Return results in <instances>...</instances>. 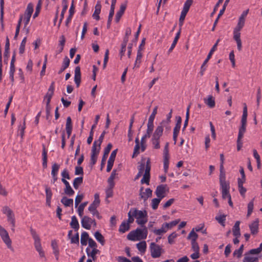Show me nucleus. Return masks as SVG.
<instances>
[{
	"instance_id": "obj_15",
	"label": "nucleus",
	"mask_w": 262,
	"mask_h": 262,
	"mask_svg": "<svg viewBox=\"0 0 262 262\" xmlns=\"http://www.w3.org/2000/svg\"><path fill=\"white\" fill-rule=\"evenodd\" d=\"M61 181L64 183V184L66 186V188L64 190V193L70 196H72L74 194V191L71 187L68 181H67L66 179L63 178L61 179Z\"/></svg>"
},
{
	"instance_id": "obj_13",
	"label": "nucleus",
	"mask_w": 262,
	"mask_h": 262,
	"mask_svg": "<svg viewBox=\"0 0 262 262\" xmlns=\"http://www.w3.org/2000/svg\"><path fill=\"white\" fill-rule=\"evenodd\" d=\"M133 215L135 216L137 220L147 218V212L146 210H138L136 208L133 209Z\"/></svg>"
},
{
	"instance_id": "obj_61",
	"label": "nucleus",
	"mask_w": 262,
	"mask_h": 262,
	"mask_svg": "<svg viewBox=\"0 0 262 262\" xmlns=\"http://www.w3.org/2000/svg\"><path fill=\"white\" fill-rule=\"evenodd\" d=\"M193 3V0H186L185 2L183 9L189 11L190 6Z\"/></svg>"
},
{
	"instance_id": "obj_49",
	"label": "nucleus",
	"mask_w": 262,
	"mask_h": 262,
	"mask_svg": "<svg viewBox=\"0 0 262 262\" xmlns=\"http://www.w3.org/2000/svg\"><path fill=\"white\" fill-rule=\"evenodd\" d=\"M219 181H226V173L224 170V168L222 166H220V176Z\"/></svg>"
},
{
	"instance_id": "obj_1",
	"label": "nucleus",
	"mask_w": 262,
	"mask_h": 262,
	"mask_svg": "<svg viewBox=\"0 0 262 262\" xmlns=\"http://www.w3.org/2000/svg\"><path fill=\"white\" fill-rule=\"evenodd\" d=\"M31 234L34 240V247L36 250L38 252L40 257H45L44 251L42 250L40 238L39 235L37 234L36 231L32 227L30 229Z\"/></svg>"
},
{
	"instance_id": "obj_53",
	"label": "nucleus",
	"mask_w": 262,
	"mask_h": 262,
	"mask_svg": "<svg viewBox=\"0 0 262 262\" xmlns=\"http://www.w3.org/2000/svg\"><path fill=\"white\" fill-rule=\"evenodd\" d=\"M26 41H27V37H25L24 38V39L21 41V42L20 47H19V52L20 54H23L24 52Z\"/></svg>"
},
{
	"instance_id": "obj_9",
	"label": "nucleus",
	"mask_w": 262,
	"mask_h": 262,
	"mask_svg": "<svg viewBox=\"0 0 262 262\" xmlns=\"http://www.w3.org/2000/svg\"><path fill=\"white\" fill-rule=\"evenodd\" d=\"M254 254H258L251 252V250H250L247 252H246L244 254V257L243 259V262H259L258 257L252 255Z\"/></svg>"
},
{
	"instance_id": "obj_3",
	"label": "nucleus",
	"mask_w": 262,
	"mask_h": 262,
	"mask_svg": "<svg viewBox=\"0 0 262 262\" xmlns=\"http://www.w3.org/2000/svg\"><path fill=\"white\" fill-rule=\"evenodd\" d=\"M55 89V82H52L48 90V92L44 97V102L46 103V112L47 115H49L50 113V102L51 99L53 95Z\"/></svg>"
},
{
	"instance_id": "obj_14",
	"label": "nucleus",
	"mask_w": 262,
	"mask_h": 262,
	"mask_svg": "<svg viewBox=\"0 0 262 262\" xmlns=\"http://www.w3.org/2000/svg\"><path fill=\"white\" fill-rule=\"evenodd\" d=\"M166 187V185H160L157 187L155 193L158 198L162 199L164 198V194L165 192Z\"/></svg>"
},
{
	"instance_id": "obj_7",
	"label": "nucleus",
	"mask_w": 262,
	"mask_h": 262,
	"mask_svg": "<svg viewBox=\"0 0 262 262\" xmlns=\"http://www.w3.org/2000/svg\"><path fill=\"white\" fill-rule=\"evenodd\" d=\"M150 250L151 256L154 258L159 257L163 251L159 245L155 243L150 244Z\"/></svg>"
},
{
	"instance_id": "obj_28",
	"label": "nucleus",
	"mask_w": 262,
	"mask_h": 262,
	"mask_svg": "<svg viewBox=\"0 0 262 262\" xmlns=\"http://www.w3.org/2000/svg\"><path fill=\"white\" fill-rule=\"evenodd\" d=\"M69 12V15L65 22L66 26L67 27L69 26V24L71 22L72 17H73L74 13V7L73 4H72V5L71 6V7L70 8Z\"/></svg>"
},
{
	"instance_id": "obj_4",
	"label": "nucleus",
	"mask_w": 262,
	"mask_h": 262,
	"mask_svg": "<svg viewBox=\"0 0 262 262\" xmlns=\"http://www.w3.org/2000/svg\"><path fill=\"white\" fill-rule=\"evenodd\" d=\"M2 212L4 214H6L7 216V220L10 222L12 228L11 230L14 232L15 231V217L13 211L7 206L3 207Z\"/></svg>"
},
{
	"instance_id": "obj_5",
	"label": "nucleus",
	"mask_w": 262,
	"mask_h": 262,
	"mask_svg": "<svg viewBox=\"0 0 262 262\" xmlns=\"http://www.w3.org/2000/svg\"><path fill=\"white\" fill-rule=\"evenodd\" d=\"M100 148H99V147H97V141H95L93 144L91 154L90 164L91 165V167H93V165H94L96 164L97 160L98 155L100 152Z\"/></svg>"
},
{
	"instance_id": "obj_8",
	"label": "nucleus",
	"mask_w": 262,
	"mask_h": 262,
	"mask_svg": "<svg viewBox=\"0 0 262 262\" xmlns=\"http://www.w3.org/2000/svg\"><path fill=\"white\" fill-rule=\"evenodd\" d=\"M33 12V5L31 3H29L27 7L24 14V21L25 26H26L30 21V18Z\"/></svg>"
},
{
	"instance_id": "obj_27",
	"label": "nucleus",
	"mask_w": 262,
	"mask_h": 262,
	"mask_svg": "<svg viewBox=\"0 0 262 262\" xmlns=\"http://www.w3.org/2000/svg\"><path fill=\"white\" fill-rule=\"evenodd\" d=\"M71 228L74 229L75 231H77L79 228V224L76 217L74 215L71 218V222L70 224Z\"/></svg>"
},
{
	"instance_id": "obj_56",
	"label": "nucleus",
	"mask_w": 262,
	"mask_h": 262,
	"mask_svg": "<svg viewBox=\"0 0 262 262\" xmlns=\"http://www.w3.org/2000/svg\"><path fill=\"white\" fill-rule=\"evenodd\" d=\"M51 246L52 247V249L53 250V253L54 255H57L58 252H59V250L58 248V245L55 241H52L51 242Z\"/></svg>"
},
{
	"instance_id": "obj_32",
	"label": "nucleus",
	"mask_w": 262,
	"mask_h": 262,
	"mask_svg": "<svg viewBox=\"0 0 262 262\" xmlns=\"http://www.w3.org/2000/svg\"><path fill=\"white\" fill-rule=\"evenodd\" d=\"M70 60L69 58L66 56L62 62V67L60 69V70L59 71L58 73L60 74L62 72H63L67 68H68L70 65Z\"/></svg>"
},
{
	"instance_id": "obj_34",
	"label": "nucleus",
	"mask_w": 262,
	"mask_h": 262,
	"mask_svg": "<svg viewBox=\"0 0 262 262\" xmlns=\"http://www.w3.org/2000/svg\"><path fill=\"white\" fill-rule=\"evenodd\" d=\"M42 166L44 168L47 167V151L46 150L45 145H42Z\"/></svg>"
},
{
	"instance_id": "obj_44",
	"label": "nucleus",
	"mask_w": 262,
	"mask_h": 262,
	"mask_svg": "<svg viewBox=\"0 0 262 262\" xmlns=\"http://www.w3.org/2000/svg\"><path fill=\"white\" fill-rule=\"evenodd\" d=\"M244 245H242L239 248V249H236L234 251L233 253V256H236L238 258L241 257L244 251Z\"/></svg>"
},
{
	"instance_id": "obj_47",
	"label": "nucleus",
	"mask_w": 262,
	"mask_h": 262,
	"mask_svg": "<svg viewBox=\"0 0 262 262\" xmlns=\"http://www.w3.org/2000/svg\"><path fill=\"white\" fill-rule=\"evenodd\" d=\"M128 240L135 241L137 240V236L135 230L130 231L127 235Z\"/></svg>"
},
{
	"instance_id": "obj_62",
	"label": "nucleus",
	"mask_w": 262,
	"mask_h": 262,
	"mask_svg": "<svg viewBox=\"0 0 262 262\" xmlns=\"http://www.w3.org/2000/svg\"><path fill=\"white\" fill-rule=\"evenodd\" d=\"M168 146H169V143L168 142H167L165 145L164 151H163L164 159H169Z\"/></svg>"
},
{
	"instance_id": "obj_54",
	"label": "nucleus",
	"mask_w": 262,
	"mask_h": 262,
	"mask_svg": "<svg viewBox=\"0 0 262 262\" xmlns=\"http://www.w3.org/2000/svg\"><path fill=\"white\" fill-rule=\"evenodd\" d=\"M84 197L83 194L77 195L75 199V207H77L79 203L82 201Z\"/></svg>"
},
{
	"instance_id": "obj_40",
	"label": "nucleus",
	"mask_w": 262,
	"mask_h": 262,
	"mask_svg": "<svg viewBox=\"0 0 262 262\" xmlns=\"http://www.w3.org/2000/svg\"><path fill=\"white\" fill-rule=\"evenodd\" d=\"M194 229L193 228L190 232L189 233L187 239H191V242H196V239L198 238V235L194 232Z\"/></svg>"
},
{
	"instance_id": "obj_19",
	"label": "nucleus",
	"mask_w": 262,
	"mask_h": 262,
	"mask_svg": "<svg viewBox=\"0 0 262 262\" xmlns=\"http://www.w3.org/2000/svg\"><path fill=\"white\" fill-rule=\"evenodd\" d=\"M258 223L259 220L256 219L251 224L249 225V228L252 234L255 235L258 232Z\"/></svg>"
},
{
	"instance_id": "obj_43",
	"label": "nucleus",
	"mask_w": 262,
	"mask_h": 262,
	"mask_svg": "<svg viewBox=\"0 0 262 262\" xmlns=\"http://www.w3.org/2000/svg\"><path fill=\"white\" fill-rule=\"evenodd\" d=\"M222 191L230 190V183L229 181H224L220 182Z\"/></svg>"
},
{
	"instance_id": "obj_63",
	"label": "nucleus",
	"mask_w": 262,
	"mask_h": 262,
	"mask_svg": "<svg viewBox=\"0 0 262 262\" xmlns=\"http://www.w3.org/2000/svg\"><path fill=\"white\" fill-rule=\"evenodd\" d=\"M177 236V234L174 232L168 236V242L169 244H172L174 243V239Z\"/></svg>"
},
{
	"instance_id": "obj_26",
	"label": "nucleus",
	"mask_w": 262,
	"mask_h": 262,
	"mask_svg": "<svg viewBox=\"0 0 262 262\" xmlns=\"http://www.w3.org/2000/svg\"><path fill=\"white\" fill-rule=\"evenodd\" d=\"M142 58V53L140 49H138L137 54L136 61L134 63V69L139 68L140 67V63L141 62V59Z\"/></svg>"
},
{
	"instance_id": "obj_45",
	"label": "nucleus",
	"mask_w": 262,
	"mask_h": 262,
	"mask_svg": "<svg viewBox=\"0 0 262 262\" xmlns=\"http://www.w3.org/2000/svg\"><path fill=\"white\" fill-rule=\"evenodd\" d=\"M161 200L162 199L158 198H154L151 200V207L154 210H156L158 208Z\"/></svg>"
},
{
	"instance_id": "obj_51",
	"label": "nucleus",
	"mask_w": 262,
	"mask_h": 262,
	"mask_svg": "<svg viewBox=\"0 0 262 262\" xmlns=\"http://www.w3.org/2000/svg\"><path fill=\"white\" fill-rule=\"evenodd\" d=\"M88 210L94 215L96 216L98 219H101L102 216L100 215L99 212L97 210V208H88Z\"/></svg>"
},
{
	"instance_id": "obj_33",
	"label": "nucleus",
	"mask_w": 262,
	"mask_h": 262,
	"mask_svg": "<svg viewBox=\"0 0 262 262\" xmlns=\"http://www.w3.org/2000/svg\"><path fill=\"white\" fill-rule=\"evenodd\" d=\"M90 249L89 248L86 249V252L89 256H91L93 260H95L97 259L96 254L99 253V250L96 248H93L91 252H89Z\"/></svg>"
},
{
	"instance_id": "obj_16",
	"label": "nucleus",
	"mask_w": 262,
	"mask_h": 262,
	"mask_svg": "<svg viewBox=\"0 0 262 262\" xmlns=\"http://www.w3.org/2000/svg\"><path fill=\"white\" fill-rule=\"evenodd\" d=\"M126 8V5L125 4H122L120 5L119 10L117 12L115 16V21L118 23L122 15H123Z\"/></svg>"
},
{
	"instance_id": "obj_48",
	"label": "nucleus",
	"mask_w": 262,
	"mask_h": 262,
	"mask_svg": "<svg viewBox=\"0 0 262 262\" xmlns=\"http://www.w3.org/2000/svg\"><path fill=\"white\" fill-rule=\"evenodd\" d=\"M226 215L225 214H223L220 216H216L215 217V220L223 227L225 226V222L226 221Z\"/></svg>"
},
{
	"instance_id": "obj_41",
	"label": "nucleus",
	"mask_w": 262,
	"mask_h": 262,
	"mask_svg": "<svg viewBox=\"0 0 262 262\" xmlns=\"http://www.w3.org/2000/svg\"><path fill=\"white\" fill-rule=\"evenodd\" d=\"M163 129L161 126H159L157 127L152 137L159 139L160 137L162 136L163 133Z\"/></svg>"
},
{
	"instance_id": "obj_57",
	"label": "nucleus",
	"mask_w": 262,
	"mask_h": 262,
	"mask_svg": "<svg viewBox=\"0 0 262 262\" xmlns=\"http://www.w3.org/2000/svg\"><path fill=\"white\" fill-rule=\"evenodd\" d=\"M25 120H26V118H24L23 124V125H20V126L19 127V129H18V131L19 132V135H20V136L21 138H23V136H24V131H25V129L26 128Z\"/></svg>"
},
{
	"instance_id": "obj_38",
	"label": "nucleus",
	"mask_w": 262,
	"mask_h": 262,
	"mask_svg": "<svg viewBox=\"0 0 262 262\" xmlns=\"http://www.w3.org/2000/svg\"><path fill=\"white\" fill-rule=\"evenodd\" d=\"M130 226L128 223H126L125 221H123L120 226L119 231L121 233H125L129 229Z\"/></svg>"
},
{
	"instance_id": "obj_35",
	"label": "nucleus",
	"mask_w": 262,
	"mask_h": 262,
	"mask_svg": "<svg viewBox=\"0 0 262 262\" xmlns=\"http://www.w3.org/2000/svg\"><path fill=\"white\" fill-rule=\"evenodd\" d=\"M61 203H62L65 207L72 206L73 205V200L72 199H68L66 196H63L61 200Z\"/></svg>"
},
{
	"instance_id": "obj_31",
	"label": "nucleus",
	"mask_w": 262,
	"mask_h": 262,
	"mask_svg": "<svg viewBox=\"0 0 262 262\" xmlns=\"http://www.w3.org/2000/svg\"><path fill=\"white\" fill-rule=\"evenodd\" d=\"M180 33H181V30H180L177 33V34L175 36V37L174 38V40L171 45V47H170V48L169 49V50L168 51V53H170V52H171L172 51V50H173V49L174 48V47H176V46L178 42V41L180 38Z\"/></svg>"
},
{
	"instance_id": "obj_42",
	"label": "nucleus",
	"mask_w": 262,
	"mask_h": 262,
	"mask_svg": "<svg viewBox=\"0 0 262 262\" xmlns=\"http://www.w3.org/2000/svg\"><path fill=\"white\" fill-rule=\"evenodd\" d=\"M82 182L83 178L82 177L76 178L73 181V186L74 188L77 189Z\"/></svg>"
},
{
	"instance_id": "obj_24",
	"label": "nucleus",
	"mask_w": 262,
	"mask_h": 262,
	"mask_svg": "<svg viewBox=\"0 0 262 262\" xmlns=\"http://www.w3.org/2000/svg\"><path fill=\"white\" fill-rule=\"evenodd\" d=\"M152 191L149 188H147L145 189V191L143 192V194H141L140 196V199L143 200L144 202L147 200L149 198L151 197Z\"/></svg>"
},
{
	"instance_id": "obj_12",
	"label": "nucleus",
	"mask_w": 262,
	"mask_h": 262,
	"mask_svg": "<svg viewBox=\"0 0 262 262\" xmlns=\"http://www.w3.org/2000/svg\"><path fill=\"white\" fill-rule=\"evenodd\" d=\"M135 231L137 236V240L144 239L147 237L148 231L145 227L143 230L137 228Z\"/></svg>"
},
{
	"instance_id": "obj_2",
	"label": "nucleus",
	"mask_w": 262,
	"mask_h": 262,
	"mask_svg": "<svg viewBox=\"0 0 262 262\" xmlns=\"http://www.w3.org/2000/svg\"><path fill=\"white\" fill-rule=\"evenodd\" d=\"M247 116H242L241 120V126L239 128L238 135L237 140V149L239 151L243 145L241 140L243 138L244 133L246 132Z\"/></svg>"
},
{
	"instance_id": "obj_23",
	"label": "nucleus",
	"mask_w": 262,
	"mask_h": 262,
	"mask_svg": "<svg viewBox=\"0 0 262 262\" xmlns=\"http://www.w3.org/2000/svg\"><path fill=\"white\" fill-rule=\"evenodd\" d=\"M66 129L68 135V137L69 138L71 135L72 130V119L70 117H68L67 119Z\"/></svg>"
},
{
	"instance_id": "obj_30",
	"label": "nucleus",
	"mask_w": 262,
	"mask_h": 262,
	"mask_svg": "<svg viewBox=\"0 0 262 262\" xmlns=\"http://www.w3.org/2000/svg\"><path fill=\"white\" fill-rule=\"evenodd\" d=\"M91 238L89 237V234L86 232H83L81 235V239L80 243L82 246H86L87 245V242L89 241V239Z\"/></svg>"
},
{
	"instance_id": "obj_25",
	"label": "nucleus",
	"mask_w": 262,
	"mask_h": 262,
	"mask_svg": "<svg viewBox=\"0 0 262 262\" xmlns=\"http://www.w3.org/2000/svg\"><path fill=\"white\" fill-rule=\"evenodd\" d=\"M239 224L240 222L236 221L232 229L233 235L237 237H239L241 236Z\"/></svg>"
},
{
	"instance_id": "obj_29",
	"label": "nucleus",
	"mask_w": 262,
	"mask_h": 262,
	"mask_svg": "<svg viewBox=\"0 0 262 262\" xmlns=\"http://www.w3.org/2000/svg\"><path fill=\"white\" fill-rule=\"evenodd\" d=\"M117 173H116V169H114L112 173H111V174L110 176V177L108 178V180H107V182L109 184V186L110 187H111V188H113L114 186H115V183L114 182V180L115 178V176L117 175Z\"/></svg>"
},
{
	"instance_id": "obj_17",
	"label": "nucleus",
	"mask_w": 262,
	"mask_h": 262,
	"mask_svg": "<svg viewBox=\"0 0 262 262\" xmlns=\"http://www.w3.org/2000/svg\"><path fill=\"white\" fill-rule=\"evenodd\" d=\"M101 5L100 1H97L96 5L95 7V11L93 14V17L94 19L98 20L100 19L99 14L101 12Z\"/></svg>"
},
{
	"instance_id": "obj_18",
	"label": "nucleus",
	"mask_w": 262,
	"mask_h": 262,
	"mask_svg": "<svg viewBox=\"0 0 262 262\" xmlns=\"http://www.w3.org/2000/svg\"><path fill=\"white\" fill-rule=\"evenodd\" d=\"M74 81L77 88H78L81 82V72L79 67H76L75 69Z\"/></svg>"
},
{
	"instance_id": "obj_39",
	"label": "nucleus",
	"mask_w": 262,
	"mask_h": 262,
	"mask_svg": "<svg viewBox=\"0 0 262 262\" xmlns=\"http://www.w3.org/2000/svg\"><path fill=\"white\" fill-rule=\"evenodd\" d=\"M138 250L141 253H144L146 251V244L145 241H142L136 245Z\"/></svg>"
},
{
	"instance_id": "obj_20",
	"label": "nucleus",
	"mask_w": 262,
	"mask_h": 262,
	"mask_svg": "<svg viewBox=\"0 0 262 262\" xmlns=\"http://www.w3.org/2000/svg\"><path fill=\"white\" fill-rule=\"evenodd\" d=\"M155 116H150L148 119L147 129V133L148 134V135L147 136H148V138L150 137V134H151L154 129V120L155 119Z\"/></svg>"
},
{
	"instance_id": "obj_50",
	"label": "nucleus",
	"mask_w": 262,
	"mask_h": 262,
	"mask_svg": "<svg viewBox=\"0 0 262 262\" xmlns=\"http://www.w3.org/2000/svg\"><path fill=\"white\" fill-rule=\"evenodd\" d=\"M254 207V199L252 200L248 204V211L247 216H249L253 212Z\"/></svg>"
},
{
	"instance_id": "obj_58",
	"label": "nucleus",
	"mask_w": 262,
	"mask_h": 262,
	"mask_svg": "<svg viewBox=\"0 0 262 262\" xmlns=\"http://www.w3.org/2000/svg\"><path fill=\"white\" fill-rule=\"evenodd\" d=\"M245 20L238 18L237 26L234 28L237 30H241L245 25Z\"/></svg>"
},
{
	"instance_id": "obj_64",
	"label": "nucleus",
	"mask_w": 262,
	"mask_h": 262,
	"mask_svg": "<svg viewBox=\"0 0 262 262\" xmlns=\"http://www.w3.org/2000/svg\"><path fill=\"white\" fill-rule=\"evenodd\" d=\"M59 168V165L57 164V163H54L52 167V171H51V174L52 175H57L58 171Z\"/></svg>"
},
{
	"instance_id": "obj_21",
	"label": "nucleus",
	"mask_w": 262,
	"mask_h": 262,
	"mask_svg": "<svg viewBox=\"0 0 262 262\" xmlns=\"http://www.w3.org/2000/svg\"><path fill=\"white\" fill-rule=\"evenodd\" d=\"M45 191L46 196V205L50 207L51 203V199L52 196V192L50 187L47 186H45Z\"/></svg>"
},
{
	"instance_id": "obj_52",
	"label": "nucleus",
	"mask_w": 262,
	"mask_h": 262,
	"mask_svg": "<svg viewBox=\"0 0 262 262\" xmlns=\"http://www.w3.org/2000/svg\"><path fill=\"white\" fill-rule=\"evenodd\" d=\"M67 8H68V5H65L63 7V8H62V11H61V14H60V20H59V23H58V28H59V27L60 26L61 23V22H62V19H63V18H64V13H66V12L67 11Z\"/></svg>"
},
{
	"instance_id": "obj_59",
	"label": "nucleus",
	"mask_w": 262,
	"mask_h": 262,
	"mask_svg": "<svg viewBox=\"0 0 262 262\" xmlns=\"http://www.w3.org/2000/svg\"><path fill=\"white\" fill-rule=\"evenodd\" d=\"M70 239H71V244H79V233L78 232H77L74 236H72L70 238Z\"/></svg>"
},
{
	"instance_id": "obj_46",
	"label": "nucleus",
	"mask_w": 262,
	"mask_h": 262,
	"mask_svg": "<svg viewBox=\"0 0 262 262\" xmlns=\"http://www.w3.org/2000/svg\"><path fill=\"white\" fill-rule=\"evenodd\" d=\"M88 202H84L81 203L78 208V213L80 217H82L83 213V210L85 207L87 205Z\"/></svg>"
},
{
	"instance_id": "obj_37",
	"label": "nucleus",
	"mask_w": 262,
	"mask_h": 262,
	"mask_svg": "<svg viewBox=\"0 0 262 262\" xmlns=\"http://www.w3.org/2000/svg\"><path fill=\"white\" fill-rule=\"evenodd\" d=\"M95 237L98 242H99L101 245L103 246L105 244V239L101 233L97 231L94 234Z\"/></svg>"
},
{
	"instance_id": "obj_22",
	"label": "nucleus",
	"mask_w": 262,
	"mask_h": 262,
	"mask_svg": "<svg viewBox=\"0 0 262 262\" xmlns=\"http://www.w3.org/2000/svg\"><path fill=\"white\" fill-rule=\"evenodd\" d=\"M204 103L210 108H213L215 106V99L211 95H209L206 98H204Z\"/></svg>"
},
{
	"instance_id": "obj_60",
	"label": "nucleus",
	"mask_w": 262,
	"mask_h": 262,
	"mask_svg": "<svg viewBox=\"0 0 262 262\" xmlns=\"http://www.w3.org/2000/svg\"><path fill=\"white\" fill-rule=\"evenodd\" d=\"M214 49H215V47L212 48L210 50L209 53H208V54L207 55V58L204 61V62L203 63V64L204 65H206V64H207V62H208L209 60L211 58L212 55H213V53L214 52Z\"/></svg>"
},
{
	"instance_id": "obj_55",
	"label": "nucleus",
	"mask_w": 262,
	"mask_h": 262,
	"mask_svg": "<svg viewBox=\"0 0 262 262\" xmlns=\"http://www.w3.org/2000/svg\"><path fill=\"white\" fill-rule=\"evenodd\" d=\"M241 30L234 29L233 30V39L235 40H239L241 39Z\"/></svg>"
},
{
	"instance_id": "obj_10",
	"label": "nucleus",
	"mask_w": 262,
	"mask_h": 262,
	"mask_svg": "<svg viewBox=\"0 0 262 262\" xmlns=\"http://www.w3.org/2000/svg\"><path fill=\"white\" fill-rule=\"evenodd\" d=\"M93 222H95V220L92 219L88 216H84L81 220L82 227L87 230H90Z\"/></svg>"
},
{
	"instance_id": "obj_36",
	"label": "nucleus",
	"mask_w": 262,
	"mask_h": 262,
	"mask_svg": "<svg viewBox=\"0 0 262 262\" xmlns=\"http://www.w3.org/2000/svg\"><path fill=\"white\" fill-rule=\"evenodd\" d=\"M2 239L3 241V242L5 243V244L7 245V247L12 251H14V249L13 248L11 245L12 241L10 238L9 235L3 237Z\"/></svg>"
},
{
	"instance_id": "obj_6",
	"label": "nucleus",
	"mask_w": 262,
	"mask_h": 262,
	"mask_svg": "<svg viewBox=\"0 0 262 262\" xmlns=\"http://www.w3.org/2000/svg\"><path fill=\"white\" fill-rule=\"evenodd\" d=\"M150 162L149 159L147 160L146 163V167L145 169V172L143 174L142 179L141 180V183L142 184H146L147 185H149L150 179Z\"/></svg>"
},
{
	"instance_id": "obj_11",
	"label": "nucleus",
	"mask_w": 262,
	"mask_h": 262,
	"mask_svg": "<svg viewBox=\"0 0 262 262\" xmlns=\"http://www.w3.org/2000/svg\"><path fill=\"white\" fill-rule=\"evenodd\" d=\"M112 148V144L111 143H108L107 145V146L105 148L104 150V154L101 160V169L103 168L105 164V161L106 160V158L107 157V156L110 152V150H111Z\"/></svg>"
}]
</instances>
